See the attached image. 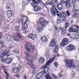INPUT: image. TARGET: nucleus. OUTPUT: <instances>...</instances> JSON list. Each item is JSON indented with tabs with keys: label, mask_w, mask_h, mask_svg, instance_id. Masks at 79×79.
<instances>
[{
	"label": "nucleus",
	"mask_w": 79,
	"mask_h": 79,
	"mask_svg": "<svg viewBox=\"0 0 79 79\" xmlns=\"http://www.w3.org/2000/svg\"><path fill=\"white\" fill-rule=\"evenodd\" d=\"M21 21L22 24L23 25L21 29V31L24 34H26L28 32L26 29L27 28V24H26L27 22L28 21L27 18L25 16H23Z\"/></svg>",
	"instance_id": "nucleus-1"
},
{
	"label": "nucleus",
	"mask_w": 79,
	"mask_h": 79,
	"mask_svg": "<svg viewBox=\"0 0 79 79\" xmlns=\"http://www.w3.org/2000/svg\"><path fill=\"white\" fill-rule=\"evenodd\" d=\"M26 44L27 45H25V48L26 49L28 52V53L31 51L32 52L34 51V46H32L28 42H26Z\"/></svg>",
	"instance_id": "nucleus-2"
},
{
	"label": "nucleus",
	"mask_w": 79,
	"mask_h": 79,
	"mask_svg": "<svg viewBox=\"0 0 79 79\" xmlns=\"http://www.w3.org/2000/svg\"><path fill=\"white\" fill-rule=\"evenodd\" d=\"M64 61L65 64L66 65H67L68 68H70L71 67H73V66H74V64L73 63L74 60L66 59Z\"/></svg>",
	"instance_id": "nucleus-3"
},
{
	"label": "nucleus",
	"mask_w": 79,
	"mask_h": 79,
	"mask_svg": "<svg viewBox=\"0 0 79 79\" xmlns=\"http://www.w3.org/2000/svg\"><path fill=\"white\" fill-rule=\"evenodd\" d=\"M25 58L26 60H27V61L29 62V63H28V64L29 65V66L31 67L32 69H35V68L34 65V64H33L32 60H30L29 59L27 58L26 56L25 57Z\"/></svg>",
	"instance_id": "nucleus-4"
},
{
	"label": "nucleus",
	"mask_w": 79,
	"mask_h": 79,
	"mask_svg": "<svg viewBox=\"0 0 79 79\" xmlns=\"http://www.w3.org/2000/svg\"><path fill=\"white\" fill-rule=\"evenodd\" d=\"M50 12L53 16H55L57 15L56 13H59L58 10H57V9H56L54 6L51 7Z\"/></svg>",
	"instance_id": "nucleus-5"
},
{
	"label": "nucleus",
	"mask_w": 79,
	"mask_h": 79,
	"mask_svg": "<svg viewBox=\"0 0 79 79\" xmlns=\"http://www.w3.org/2000/svg\"><path fill=\"white\" fill-rule=\"evenodd\" d=\"M66 13L67 15L64 13L61 14L60 15L58 14L57 15V16H60V17H61L62 18H66L67 16H69L71 15V14L69 13V10L67 11L66 12Z\"/></svg>",
	"instance_id": "nucleus-6"
},
{
	"label": "nucleus",
	"mask_w": 79,
	"mask_h": 79,
	"mask_svg": "<svg viewBox=\"0 0 79 79\" xmlns=\"http://www.w3.org/2000/svg\"><path fill=\"white\" fill-rule=\"evenodd\" d=\"M40 23L43 27H44L46 26V23H47V22L45 20L43 19L42 18H40Z\"/></svg>",
	"instance_id": "nucleus-7"
},
{
	"label": "nucleus",
	"mask_w": 79,
	"mask_h": 79,
	"mask_svg": "<svg viewBox=\"0 0 79 79\" xmlns=\"http://www.w3.org/2000/svg\"><path fill=\"white\" fill-rule=\"evenodd\" d=\"M5 40L7 41L9 43H10V44L12 43V38L9 35H7L5 36Z\"/></svg>",
	"instance_id": "nucleus-8"
},
{
	"label": "nucleus",
	"mask_w": 79,
	"mask_h": 79,
	"mask_svg": "<svg viewBox=\"0 0 79 79\" xmlns=\"http://www.w3.org/2000/svg\"><path fill=\"white\" fill-rule=\"evenodd\" d=\"M68 42L69 40L67 38H64L63 40V41L60 43V45L61 46H64L68 44Z\"/></svg>",
	"instance_id": "nucleus-9"
},
{
	"label": "nucleus",
	"mask_w": 79,
	"mask_h": 79,
	"mask_svg": "<svg viewBox=\"0 0 79 79\" xmlns=\"http://www.w3.org/2000/svg\"><path fill=\"white\" fill-rule=\"evenodd\" d=\"M66 49L68 51L74 50L76 49V48L72 44H70L66 47Z\"/></svg>",
	"instance_id": "nucleus-10"
},
{
	"label": "nucleus",
	"mask_w": 79,
	"mask_h": 79,
	"mask_svg": "<svg viewBox=\"0 0 79 79\" xmlns=\"http://www.w3.org/2000/svg\"><path fill=\"white\" fill-rule=\"evenodd\" d=\"M56 42L55 39H53L51 42L50 43L49 45L51 47H54L55 46Z\"/></svg>",
	"instance_id": "nucleus-11"
},
{
	"label": "nucleus",
	"mask_w": 79,
	"mask_h": 79,
	"mask_svg": "<svg viewBox=\"0 0 79 79\" xmlns=\"http://www.w3.org/2000/svg\"><path fill=\"white\" fill-rule=\"evenodd\" d=\"M73 4V7L74 11H79V9L78 7L76 6V0H72Z\"/></svg>",
	"instance_id": "nucleus-12"
},
{
	"label": "nucleus",
	"mask_w": 79,
	"mask_h": 79,
	"mask_svg": "<svg viewBox=\"0 0 79 79\" xmlns=\"http://www.w3.org/2000/svg\"><path fill=\"white\" fill-rule=\"evenodd\" d=\"M7 15L9 18L11 17L12 16L14 15L15 12L13 11L8 10L6 11Z\"/></svg>",
	"instance_id": "nucleus-13"
},
{
	"label": "nucleus",
	"mask_w": 79,
	"mask_h": 79,
	"mask_svg": "<svg viewBox=\"0 0 79 79\" xmlns=\"http://www.w3.org/2000/svg\"><path fill=\"white\" fill-rule=\"evenodd\" d=\"M51 64V63L49 60L47 62L46 65L43 66L42 67H41V69H49V68L47 67V66L49 65V64Z\"/></svg>",
	"instance_id": "nucleus-14"
},
{
	"label": "nucleus",
	"mask_w": 79,
	"mask_h": 79,
	"mask_svg": "<svg viewBox=\"0 0 79 79\" xmlns=\"http://www.w3.org/2000/svg\"><path fill=\"white\" fill-rule=\"evenodd\" d=\"M5 62L6 64H10L12 62V59L10 58H7L5 59Z\"/></svg>",
	"instance_id": "nucleus-15"
},
{
	"label": "nucleus",
	"mask_w": 79,
	"mask_h": 79,
	"mask_svg": "<svg viewBox=\"0 0 79 79\" xmlns=\"http://www.w3.org/2000/svg\"><path fill=\"white\" fill-rule=\"evenodd\" d=\"M34 11L35 12L39 11L40 10H41L40 7L38 5L35 6L34 7Z\"/></svg>",
	"instance_id": "nucleus-16"
},
{
	"label": "nucleus",
	"mask_w": 79,
	"mask_h": 79,
	"mask_svg": "<svg viewBox=\"0 0 79 79\" xmlns=\"http://www.w3.org/2000/svg\"><path fill=\"white\" fill-rule=\"evenodd\" d=\"M42 76H43L42 74V73H41L40 72L36 75L35 78L37 79H40L41 77H42Z\"/></svg>",
	"instance_id": "nucleus-17"
},
{
	"label": "nucleus",
	"mask_w": 79,
	"mask_h": 79,
	"mask_svg": "<svg viewBox=\"0 0 79 79\" xmlns=\"http://www.w3.org/2000/svg\"><path fill=\"white\" fill-rule=\"evenodd\" d=\"M9 53V50L7 49L5 50V52H4L2 55H1V56L2 57H4L5 55H6L8 53Z\"/></svg>",
	"instance_id": "nucleus-18"
},
{
	"label": "nucleus",
	"mask_w": 79,
	"mask_h": 79,
	"mask_svg": "<svg viewBox=\"0 0 79 79\" xmlns=\"http://www.w3.org/2000/svg\"><path fill=\"white\" fill-rule=\"evenodd\" d=\"M74 27H76L77 29H79V27H78V26H73V27H71L69 29V31L70 32H73V29Z\"/></svg>",
	"instance_id": "nucleus-19"
},
{
	"label": "nucleus",
	"mask_w": 79,
	"mask_h": 79,
	"mask_svg": "<svg viewBox=\"0 0 79 79\" xmlns=\"http://www.w3.org/2000/svg\"><path fill=\"white\" fill-rule=\"evenodd\" d=\"M39 61L40 64H43L45 61V59L44 57H40Z\"/></svg>",
	"instance_id": "nucleus-20"
},
{
	"label": "nucleus",
	"mask_w": 79,
	"mask_h": 79,
	"mask_svg": "<svg viewBox=\"0 0 79 79\" xmlns=\"http://www.w3.org/2000/svg\"><path fill=\"white\" fill-rule=\"evenodd\" d=\"M58 49H59L58 46V45L56 46L54 48V52L55 53H58Z\"/></svg>",
	"instance_id": "nucleus-21"
},
{
	"label": "nucleus",
	"mask_w": 79,
	"mask_h": 79,
	"mask_svg": "<svg viewBox=\"0 0 79 79\" xmlns=\"http://www.w3.org/2000/svg\"><path fill=\"white\" fill-rule=\"evenodd\" d=\"M70 1H71V0H68V1H66L65 2V4L66 5V7L68 8L70 7Z\"/></svg>",
	"instance_id": "nucleus-22"
},
{
	"label": "nucleus",
	"mask_w": 79,
	"mask_h": 79,
	"mask_svg": "<svg viewBox=\"0 0 79 79\" xmlns=\"http://www.w3.org/2000/svg\"><path fill=\"white\" fill-rule=\"evenodd\" d=\"M47 38L45 36H43L41 38V40L43 42H47L48 40Z\"/></svg>",
	"instance_id": "nucleus-23"
},
{
	"label": "nucleus",
	"mask_w": 79,
	"mask_h": 79,
	"mask_svg": "<svg viewBox=\"0 0 79 79\" xmlns=\"http://www.w3.org/2000/svg\"><path fill=\"white\" fill-rule=\"evenodd\" d=\"M58 10H59V11H61V10H62V5L61 4H58L57 6Z\"/></svg>",
	"instance_id": "nucleus-24"
},
{
	"label": "nucleus",
	"mask_w": 79,
	"mask_h": 79,
	"mask_svg": "<svg viewBox=\"0 0 79 79\" xmlns=\"http://www.w3.org/2000/svg\"><path fill=\"white\" fill-rule=\"evenodd\" d=\"M48 72H49V70L48 69L46 70H44L43 71H42L40 72V73H41V74L43 75L44 74H46V73H47Z\"/></svg>",
	"instance_id": "nucleus-25"
},
{
	"label": "nucleus",
	"mask_w": 79,
	"mask_h": 79,
	"mask_svg": "<svg viewBox=\"0 0 79 79\" xmlns=\"http://www.w3.org/2000/svg\"><path fill=\"white\" fill-rule=\"evenodd\" d=\"M11 4L10 3H7L6 5V9L7 10L10 9L11 8Z\"/></svg>",
	"instance_id": "nucleus-26"
},
{
	"label": "nucleus",
	"mask_w": 79,
	"mask_h": 79,
	"mask_svg": "<svg viewBox=\"0 0 79 79\" xmlns=\"http://www.w3.org/2000/svg\"><path fill=\"white\" fill-rule=\"evenodd\" d=\"M73 36L75 39H79V33H77L76 34H74Z\"/></svg>",
	"instance_id": "nucleus-27"
},
{
	"label": "nucleus",
	"mask_w": 79,
	"mask_h": 79,
	"mask_svg": "<svg viewBox=\"0 0 79 79\" xmlns=\"http://www.w3.org/2000/svg\"><path fill=\"white\" fill-rule=\"evenodd\" d=\"M45 78L46 79H51V77L50 76V73H48L46 74Z\"/></svg>",
	"instance_id": "nucleus-28"
},
{
	"label": "nucleus",
	"mask_w": 79,
	"mask_h": 79,
	"mask_svg": "<svg viewBox=\"0 0 79 79\" xmlns=\"http://www.w3.org/2000/svg\"><path fill=\"white\" fill-rule=\"evenodd\" d=\"M4 71L5 74L6 75V76H5V77L6 78V79H8V77H9V76H10V74H9V73H7L6 70H4Z\"/></svg>",
	"instance_id": "nucleus-29"
},
{
	"label": "nucleus",
	"mask_w": 79,
	"mask_h": 79,
	"mask_svg": "<svg viewBox=\"0 0 79 79\" xmlns=\"http://www.w3.org/2000/svg\"><path fill=\"white\" fill-rule=\"evenodd\" d=\"M37 29H38V31L39 32H42V31L44 30V29H43V28H42L41 27H38Z\"/></svg>",
	"instance_id": "nucleus-30"
},
{
	"label": "nucleus",
	"mask_w": 79,
	"mask_h": 79,
	"mask_svg": "<svg viewBox=\"0 0 79 79\" xmlns=\"http://www.w3.org/2000/svg\"><path fill=\"white\" fill-rule=\"evenodd\" d=\"M15 35L17 37H18V38L19 39H21L22 38V37H21V35L20 34L18 33H15Z\"/></svg>",
	"instance_id": "nucleus-31"
},
{
	"label": "nucleus",
	"mask_w": 79,
	"mask_h": 79,
	"mask_svg": "<svg viewBox=\"0 0 79 79\" xmlns=\"http://www.w3.org/2000/svg\"><path fill=\"white\" fill-rule=\"evenodd\" d=\"M31 39L34 40L36 39V36L35 35H33L32 34V36H31Z\"/></svg>",
	"instance_id": "nucleus-32"
},
{
	"label": "nucleus",
	"mask_w": 79,
	"mask_h": 79,
	"mask_svg": "<svg viewBox=\"0 0 79 79\" xmlns=\"http://www.w3.org/2000/svg\"><path fill=\"white\" fill-rule=\"evenodd\" d=\"M13 53H15L16 54H18L19 53V50H14L12 51Z\"/></svg>",
	"instance_id": "nucleus-33"
},
{
	"label": "nucleus",
	"mask_w": 79,
	"mask_h": 79,
	"mask_svg": "<svg viewBox=\"0 0 79 79\" xmlns=\"http://www.w3.org/2000/svg\"><path fill=\"white\" fill-rule=\"evenodd\" d=\"M75 27H73V32H78V30L76 29Z\"/></svg>",
	"instance_id": "nucleus-34"
},
{
	"label": "nucleus",
	"mask_w": 79,
	"mask_h": 79,
	"mask_svg": "<svg viewBox=\"0 0 79 79\" xmlns=\"http://www.w3.org/2000/svg\"><path fill=\"white\" fill-rule=\"evenodd\" d=\"M12 71H13L14 73H18L19 72V70L18 69H13L12 70Z\"/></svg>",
	"instance_id": "nucleus-35"
},
{
	"label": "nucleus",
	"mask_w": 79,
	"mask_h": 79,
	"mask_svg": "<svg viewBox=\"0 0 79 79\" xmlns=\"http://www.w3.org/2000/svg\"><path fill=\"white\" fill-rule=\"evenodd\" d=\"M78 15L79 14L77 13H75L72 15V17H73V18H76V17H77V16H78Z\"/></svg>",
	"instance_id": "nucleus-36"
},
{
	"label": "nucleus",
	"mask_w": 79,
	"mask_h": 79,
	"mask_svg": "<svg viewBox=\"0 0 79 79\" xmlns=\"http://www.w3.org/2000/svg\"><path fill=\"white\" fill-rule=\"evenodd\" d=\"M32 35V34H30L28 35L27 36L28 38V39H31Z\"/></svg>",
	"instance_id": "nucleus-37"
},
{
	"label": "nucleus",
	"mask_w": 79,
	"mask_h": 79,
	"mask_svg": "<svg viewBox=\"0 0 79 79\" xmlns=\"http://www.w3.org/2000/svg\"><path fill=\"white\" fill-rule=\"evenodd\" d=\"M54 3H55V2L53 1H51L49 4V5H54Z\"/></svg>",
	"instance_id": "nucleus-38"
},
{
	"label": "nucleus",
	"mask_w": 79,
	"mask_h": 79,
	"mask_svg": "<svg viewBox=\"0 0 79 79\" xmlns=\"http://www.w3.org/2000/svg\"><path fill=\"white\" fill-rule=\"evenodd\" d=\"M52 77H53V78H54V79H58V77H57L55 75H54V74H52Z\"/></svg>",
	"instance_id": "nucleus-39"
},
{
	"label": "nucleus",
	"mask_w": 79,
	"mask_h": 79,
	"mask_svg": "<svg viewBox=\"0 0 79 79\" xmlns=\"http://www.w3.org/2000/svg\"><path fill=\"white\" fill-rule=\"evenodd\" d=\"M2 68V69H7V67L5 66L4 65H2L1 66Z\"/></svg>",
	"instance_id": "nucleus-40"
},
{
	"label": "nucleus",
	"mask_w": 79,
	"mask_h": 79,
	"mask_svg": "<svg viewBox=\"0 0 79 79\" xmlns=\"http://www.w3.org/2000/svg\"><path fill=\"white\" fill-rule=\"evenodd\" d=\"M32 1L33 2V3L34 5H36V4H37V3L36 2V1L35 0H32Z\"/></svg>",
	"instance_id": "nucleus-41"
},
{
	"label": "nucleus",
	"mask_w": 79,
	"mask_h": 79,
	"mask_svg": "<svg viewBox=\"0 0 79 79\" xmlns=\"http://www.w3.org/2000/svg\"><path fill=\"white\" fill-rule=\"evenodd\" d=\"M71 77L72 78H74V76H75V74L74 73V72H72L71 73Z\"/></svg>",
	"instance_id": "nucleus-42"
},
{
	"label": "nucleus",
	"mask_w": 79,
	"mask_h": 79,
	"mask_svg": "<svg viewBox=\"0 0 79 79\" xmlns=\"http://www.w3.org/2000/svg\"><path fill=\"white\" fill-rule=\"evenodd\" d=\"M22 4L23 6H25L26 5V1H22Z\"/></svg>",
	"instance_id": "nucleus-43"
},
{
	"label": "nucleus",
	"mask_w": 79,
	"mask_h": 79,
	"mask_svg": "<svg viewBox=\"0 0 79 79\" xmlns=\"http://www.w3.org/2000/svg\"><path fill=\"white\" fill-rule=\"evenodd\" d=\"M57 20H59V22H60L61 21H63V19H61V18L60 17H58L57 18Z\"/></svg>",
	"instance_id": "nucleus-44"
},
{
	"label": "nucleus",
	"mask_w": 79,
	"mask_h": 79,
	"mask_svg": "<svg viewBox=\"0 0 79 79\" xmlns=\"http://www.w3.org/2000/svg\"><path fill=\"white\" fill-rule=\"evenodd\" d=\"M3 57H2V56H1V58H2L1 59V61H2V63H3V62H5V59H4V58H3Z\"/></svg>",
	"instance_id": "nucleus-45"
},
{
	"label": "nucleus",
	"mask_w": 79,
	"mask_h": 79,
	"mask_svg": "<svg viewBox=\"0 0 79 79\" xmlns=\"http://www.w3.org/2000/svg\"><path fill=\"white\" fill-rule=\"evenodd\" d=\"M54 65H55V66L56 68H57V67L58 66V63L56 62L55 63Z\"/></svg>",
	"instance_id": "nucleus-46"
},
{
	"label": "nucleus",
	"mask_w": 79,
	"mask_h": 79,
	"mask_svg": "<svg viewBox=\"0 0 79 79\" xmlns=\"http://www.w3.org/2000/svg\"><path fill=\"white\" fill-rule=\"evenodd\" d=\"M66 33V30H64L62 32V34L63 35H64V34H65Z\"/></svg>",
	"instance_id": "nucleus-47"
},
{
	"label": "nucleus",
	"mask_w": 79,
	"mask_h": 79,
	"mask_svg": "<svg viewBox=\"0 0 79 79\" xmlns=\"http://www.w3.org/2000/svg\"><path fill=\"white\" fill-rule=\"evenodd\" d=\"M58 75H59V77H62V73H59Z\"/></svg>",
	"instance_id": "nucleus-48"
},
{
	"label": "nucleus",
	"mask_w": 79,
	"mask_h": 79,
	"mask_svg": "<svg viewBox=\"0 0 79 79\" xmlns=\"http://www.w3.org/2000/svg\"><path fill=\"white\" fill-rule=\"evenodd\" d=\"M69 24L68 23H66L65 24V27H69Z\"/></svg>",
	"instance_id": "nucleus-49"
},
{
	"label": "nucleus",
	"mask_w": 79,
	"mask_h": 79,
	"mask_svg": "<svg viewBox=\"0 0 79 79\" xmlns=\"http://www.w3.org/2000/svg\"><path fill=\"white\" fill-rule=\"evenodd\" d=\"M53 60H54V58H52L51 59L49 60V61L51 63V62L53 61Z\"/></svg>",
	"instance_id": "nucleus-50"
},
{
	"label": "nucleus",
	"mask_w": 79,
	"mask_h": 79,
	"mask_svg": "<svg viewBox=\"0 0 79 79\" xmlns=\"http://www.w3.org/2000/svg\"><path fill=\"white\" fill-rule=\"evenodd\" d=\"M23 63H21V64L19 65V68H21L22 66H23Z\"/></svg>",
	"instance_id": "nucleus-51"
},
{
	"label": "nucleus",
	"mask_w": 79,
	"mask_h": 79,
	"mask_svg": "<svg viewBox=\"0 0 79 79\" xmlns=\"http://www.w3.org/2000/svg\"><path fill=\"white\" fill-rule=\"evenodd\" d=\"M15 76L16 77H17L18 78H19V75L16 74L15 75Z\"/></svg>",
	"instance_id": "nucleus-52"
},
{
	"label": "nucleus",
	"mask_w": 79,
	"mask_h": 79,
	"mask_svg": "<svg viewBox=\"0 0 79 79\" xmlns=\"http://www.w3.org/2000/svg\"><path fill=\"white\" fill-rule=\"evenodd\" d=\"M25 54L27 56H31V55H27V52H25Z\"/></svg>",
	"instance_id": "nucleus-53"
},
{
	"label": "nucleus",
	"mask_w": 79,
	"mask_h": 79,
	"mask_svg": "<svg viewBox=\"0 0 79 79\" xmlns=\"http://www.w3.org/2000/svg\"><path fill=\"white\" fill-rule=\"evenodd\" d=\"M36 71H35V70H32V73L33 74H35V73Z\"/></svg>",
	"instance_id": "nucleus-54"
},
{
	"label": "nucleus",
	"mask_w": 79,
	"mask_h": 79,
	"mask_svg": "<svg viewBox=\"0 0 79 79\" xmlns=\"http://www.w3.org/2000/svg\"><path fill=\"white\" fill-rule=\"evenodd\" d=\"M70 21L71 24H73V20H70Z\"/></svg>",
	"instance_id": "nucleus-55"
},
{
	"label": "nucleus",
	"mask_w": 79,
	"mask_h": 79,
	"mask_svg": "<svg viewBox=\"0 0 79 79\" xmlns=\"http://www.w3.org/2000/svg\"><path fill=\"white\" fill-rule=\"evenodd\" d=\"M14 39L15 41H18V40L17 39V38L16 37H15V38H14Z\"/></svg>",
	"instance_id": "nucleus-56"
},
{
	"label": "nucleus",
	"mask_w": 79,
	"mask_h": 79,
	"mask_svg": "<svg viewBox=\"0 0 79 79\" xmlns=\"http://www.w3.org/2000/svg\"><path fill=\"white\" fill-rule=\"evenodd\" d=\"M2 36V33H0V39H1V37Z\"/></svg>",
	"instance_id": "nucleus-57"
},
{
	"label": "nucleus",
	"mask_w": 79,
	"mask_h": 79,
	"mask_svg": "<svg viewBox=\"0 0 79 79\" xmlns=\"http://www.w3.org/2000/svg\"><path fill=\"white\" fill-rule=\"evenodd\" d=\"M58 2V0H55L54 1V3L57 4V3H58V2Z\"/></svg>",
	"instance_id": "nucleus-58"
},
{
	"label": "nucleus",
	"mask_w": 79,
	"mask_h": 79,
	"mask_svg": "<svg viewBox=\"0 0 79 79\" xmlns=\"http://www.w3.org/2000/svg\"><path fill=\"white\" fill-rule=\"evenodd\" d=\"M67 36L69 37H71V35H70V34H68L67 35Z\"/></svg>",
	"instance_id": "nucleus-59"
},
{
	"label": "nucleus",
	"mask_w": 79,
	"mask_h": 79,
	"mask_svg": "<svg viewBox=\"0 0 79 79\" xmlns=\"http://www.w3.org/2000/svg\"><path fill=\"white\" fill-rule=\"evenodd\" d=\"M19 68H18V67L15 68H14L13 69H19Z\"/></svg>",
	"instance_id": "nucleus-60"
},
{
	"label": "nucleus",
	"mask_w": 79,
	"mask_h": 79,
	"mask_svg": "<svg viewBox=\"0 0 79 79\" xmlns=\"http://www.w3.org/2000/svg\"><path fill=\"white\" fill-rule=\"evenodd\" d=\"M3 20L2 19V18H1V17H0V22H2Z\"/></svg>",
	"instance_id": "nucleus-61"
},
{
	"label": "nucleus",
	"mask_w": 79,
	"mask_h": 79,
	"mask_svg": "<svg viewBox=\"0 0 79 79\" xmlns=\"http://www.w3.org/2000/svg\"><path fill=\"white\" fill-rule=\"evenodd\" d=\"M55 29L56 31H57V30H58V27H55Z\"/></svg>",
	"instance_id": "nucleus-62"
},
{
	"label": "nucleus",
	"mask_w": 79,
	"mask_h": 79,
	"mask_svg": "<svg viewBox=\"0 0 79 79\" xmlns=\"http://www.w3.org/2000/svg\"><path fill=\"white\" fill-rule=\"evenodd\" d=\"M39 3H40L42 2V0H37Z\"/></svg>",
	"instance_id": "nucleus-63"
},
{
	"label": "nucleus",
	"mask_w": 79,
	"mask_h": 79,
	"mask_svg": "<svg viewBox=\"0 0 79 79\" xmlns=\"http://www.w3.org/2000/svg\"><path fill=\"white\" fill-rule=\"evenodd\" d=\"M0 44H4V43L2 42V41H0Z\"/></svg>",
	"instance_id": "nucleus-64"
}]
</instances>
